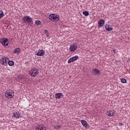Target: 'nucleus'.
<instances>
[{"label": "nucleus", "mask_w": 130, "mask_h": 130, "mask_svg": "<svg viewBox=\"0 0 130 130\" xmlns=\"http://www.w3.org/2000/svg\"><path fill=\"white\" fill-rule=\"evenodd\" d=\"M108 116H113L115 114V111L113 110L108 111L106 113Z\"/></svg>", "instance_id": "nucleus-13"}, {"label": "nucleus", "mask_w": 130, "mask_h": 130, "mask_svg": "<svg viewBox=\"0 0 130 130\" xmlns=\"http://www.w3.org/2000/svg\"><path fill=\"white\" fill-rule=\"evenodd\" d=\"M104 24H105V20L103 19H101L99 20L98 22L99 27H103L104 26Z\"/></svg>", "instance_id": "nucleus-10"}, {"label": "nucleus", "mask_w": 130, "mask_h": 130, "mask_svg": "<svg viewBox=\"0 0 130 130\" xmlns=\"http://www.w3.org/2000/svg\"><path fill=\"white\" fill-rule=\"evenodd\" d=\"M49 18L50 21L57 22L59 20V16L56 14H51L49 15Z\"/></svg>", "instance_id": "nucleus-1"}, {"label": "nucleus", "mask_w": 130, "mask_h": 130, "mask_svg": "<svg viewBox=\"0 0 130 130\" xmlns=\"http://www.w3.org/2000/svg\"><path fill=\"white\" fill-rule=\"evenodd\" d=\"M83 14L84 16H88L89 15V12H88V11H83Z\"/></svg>", "instance_id": "nucleus-24"}, {"label": "nucleus", "mask_w": 130, "mask_h": 130, "mask_svg": "<svg viewBox=\"0 0 130 130\" xmlns=\"http://www.w3.org/2000/svg\"><path fill=\"white\" fill-rule=\"evenodd\" d=\"M105 28L107 31H112V30H113V28L112 27H110L108 24L106 25Z\"/></svg>", "instance_id": "nucleus-17"}, {"label": "nucleus", "mask_w": 130, "mask_h": 130, "mask_svg": "<svg viewBox=\"0 0 130 130\" xmlns=\"http://www.w3.org/2000/svg\"><path fill=\"white\" fill-rule=\"evenodd\" d=\"M121 83H122L123 84H125V83H126V79H124V78H122L121 79Z\"/></svg>", "instance_id": "nucleus-23"}, {"label": "nucleus", "mask_w": 130, "mask_h": 130, "mask_svg": "<svg viewBox=\"0 0 130 130\" xmlns=\"http://www.w3.org/2000/svg\"><path fill=\"white\" fill-rule=\"evenodd\" d=\"M119 125H122V122H120L119 123Z\"/></svg>", "instance_id": "nucleus-28"}, {"label": "nucleus", "mask_w": 130, "mask_h": 130, "mask_svg": "<svg viewBox=\"0 0 130 130\" xmlns=\"http://www.w3.org/2000/svg\"><path fill=\"white\" fill-rule=\"evenodd\" d=\"M128 60H129V61H130V58H128Z\"/></svg>", "instance_id": "nucleus-29"}, {"label": "nucleus", "mask_w": 130, "mask_h": 130, "mask_svg": "<svg viewBox=\"0 0 130 130\" xmlns=\"http://www.w3.org/2000/svg\"><path fill=\"white\" fill-rule=\"evenodd\" d=\"M79 58V56H75L74 57H72L68 61V63H71V62H74V61H76L77 59Z\"/></svg>", "instance_id": "nucleus-9"}, {"label": "nucleus", "mask_w": 130, "mask_h": 130, "mask_svg": "<svg viewBox=\"0 0 130 130\" xmlns=\"http://www.w3.org/2000/svg\"><path fill=\"white\" fill-rule=\"evenodd\" d=\"M5 96L7 98L11 99L15 96V93L13 90H7L5 92Z\"/></svg>", "instance_id": "nucleus-3"}, {"label": "nucleus", "mask_w": 130, "mask_h": 130, "mask_svg": "<svg viewBox=\"0 0 130 130\" xmlns=\"http://www.w3.org/2000/svg\"><path fill=\"white\" fill-rule=\"evenodd\" d=\"M20 49L19 48H16L14 50V53H19L20 52Z\"/></svg>", "instance_id": "nucleus-19"}, {"label": "nucleus", "mask_w": 130, "mask_h": 130, "mask_svg": "<svg viewBox=\"0 0 130 130\" xmlns=\"http://www.w3.org/2000/svg\"><path fill=\"white\" fill-rule=\"evenodd\" d=\"M8 62H9V58L7 57L1 58L0 59V63L2 64V66H7Z\"/></svg>", "instance_id": "nucleus-4"}, {"label": "nucleus", "mask_w": 130, "mask_h": 130, "mask_svg": "<svg viewBox=\"0 0 130 130\" xmlns=\"http://www.w3.org/2000/svg\"><path fill=\"white\" fill-rule=\"evenodd\" d=\"M22 20L24 23H31L32 18L29 16H25L22 18Z\"/></svg>", "instance_id": "nucleus-6"}, {"label": "nucleus", "mask_w": 130, "mask_h": 130, "mask_svg": "<svg viewBox=\"0 0 130 130\" xmlns=\"http://www.w3.org/2000/svg\"><path fill=\"white\" fill-rule=\"evenodd\" d=\"M113 52H114V53H115V51H116V50L113 49Z\"/></svg>", "instance_id": "nucleus-27"}, {"label": "nucleus", "mask_w": 130, "mask_h": 130, "mask_svg": "<svg viewBox=\"0 0 130 130\" xmlns=\"http://www.w3.org/2000/svg\"><path fill=\"white\" fill-rule=\"evenodd\" d=\"M18 80L19 81V82L22 83V82H23L22 81V80H24V77H23V76H18Z\"/></svg>", "instance_id": "nucleus-20"}, {"label": "nucleus", "mask_w": 130, "mask_h": 130, "mask_svg": "<svg viewBox=\"0 0 130 130\" xmlns=\"http://www.w3.org/2000/svg\"><path fill=\"white\" fill-rule=\"evenodd\" d=\"M78 49V45L77 44H72L70 45L69 50L71 52H75Z\"/></svg>", "instance_id": "nucleus-5"}, {"label": "nucleus", "mask_w": 130, "mask_h": 130, "mask_svg": "<svg viewBox=\"0 0 130 130\" xmlns=\"http://www.w3.org/2000/svg\"><path fill=\"white\" fill-rule=\"evenodd\" d=\"M0 42L3 46H8L9 45V41L7 38H3L0 40Z\"/></svg>", "instance_id": "nucleus-7"}, {"label": "nucleus", "mask_w": 130, "mask_h": 130, "mask_svg": "<svg viewBox=\"0 0 130 130\" xmlns=\"http://www.w3.org/2000/svg\"><path fill=\"white\" fill-rule=\"evenodd\" d=\"M92 73L93 74H94L95 75H100V70L97 69H93L92 70Z\"/></svg>", "instance_id": "nucleus-15"}, {"label": "nucleus", "mask_w": 130, "mask_h": 130, "mask_svg": "<svg viewBox=\"0 0 130 130\" xmlns=\"http://www.w3.org/2000/svg\"><path fill=\"white\" fill-rule=\"evenodd\" d=\"M13 117L14 118H20L21 114L19 112H14L13 114Z\"/></svg>", "instance_id": "nucleus-12"}, {"label": "nucleus", "mask_w": 130, "mask_h": 130, "mask_svg": "<svg viewBox=\"0 0 130 130\" xmlns=\"http://www.w3.org/2000/svg\"><path fill=\"white\" fill-rule=\"evenodd\" d=\"M25 63H27V62H25Z\"/></svg>", "instance_id": "nucleus-30"}, {"label": "nucleus", "mask_w": 130, "mask_h": 130, "mask_svg": "<svg viewBox=\"0 0 130 130\" xmlns=\"http://www.w3.org/2000/svg\"><path fill=\"white\" fill-rule=\"evenodd\" d=\"M63 97V95L61 93H58L55 94L56 99H60Z\"/></svg>", "instance_id": "nucleus-14"}, {"label": "nucleus", "mask_w": 130, "mask_h": 130, "mask_svg": "<svg viewBox=\"0 0 130 130\" xmlns=\"http://www.w3.org/2000/svg\"><path fill=\"white\" fill-rule=\"evenodd\" d=\"M25 63H27V62H25Z\"/></svg>", "instance_id": "nucleus-31"}, {"label": "nucleus", "mask_w": 130, "mask_h": 130, "mask_svg": "<svg viewBox=\"0 0 130 130\" xmlns=\"http://www.w3.org/2000/svg\"><path fill=\"white\" fill-rule=\"evenodd\" d=\"M4 16H5V14H4V12H3V11L0 10V19L3 18Z\"/></svg>", "instance_id": "nucleus-21"}, {"label": "nucleus", "mask_w": 130, "mask_h": 130, "mask_svg": "<svg viewBox=\"0 0 130 130\" xmlns=\"http://www.w3.org/2000/svg\"><path fill=\"white\" fill-rule=\"evenodd\" d=\"M45 54V51L44 50L39 49L36 52V55L37 56H43Z\"/></svg>", "instance_id": "nucleus-8"}, {"label": "nucleus", "mask_w": 130, "mask_h": 130, "mask_svg": "<svg viewBox=\"0 0 130 130\" xmlns=\"http://www.w3.org/2000/svg\"><path fill=\"white\" fill-rule=\"evenodd\" d=\"M39 74V71L38 69L36 68H34L29 71V75L31 77H36Z\"/></svg>", "instance_id": "nucleus-2"}, {"label": "nucleus", "mask_w": 130, "mask_h": 130, "mask_svg": "<svg viewBox=\"0 0 130 130\" xmlns=\"http://www.w3.org/2000/svg\"><path fill=\"white\" fill-rule=\"evenodd\" d=\"M44 32H45V33L46 36H47V37H48L49 36V33L48 32V31H47V30H46V29L45 30H44Z\"/></svg>", "instance_id": "nucleus-25"}, {"label": "nucleus", "mask_w": 130, "mask_h": 130, "mask_svg": "<svg viewBox=\"0 0 130 130\" xmlns=\"http://www.w3.org/2000/svg\"><path fill=\"white\" fill-rule=\"evenodd\" d=\"M81 123L85 127H87V126H88V123L85 120H81Z\"/></svg>", "instance_id": "nucleus-16"}, {"label": "nucleus", "mask_w": 130, "mask_h": 130, "mask_svg": "<svg viewBox=\"0 0 130 130\" xmlns=\"http://www.w3.org/2000/svg\"><path fill=\"white\" fill-rule=\"evenodd\" d=\"M35 24L37 25V26H39V25H41V21L37 20L35 21Z\"/></svg>", "instance_id": "nucleus-22"}, {"label": "nucleus", "mask_w": 130, "mask_h": 130, "mask_svg": "<svg viewBox=\"0 0 130 130\" xmlns=\"http://www.w3.org/2000/svg\"><path fill=\"white\" fill-rule=\"evenodd\" d=\"M8 63L10 67H13V66L15 64V63L13 61H8Z\"/></svg>", "instance_id": "nucleus-18"}, {"label": "nucleus", "mask_w": 130, "mask_h": 130, "mask_svg": "<svg viewBox=\"0 0 130 130\" xmlns=\"http://www.w3.org/2000/svg\"><path fill=\"white\" fill-rule=\"evenodd\" d=\"M60 126L59 125H55L54 126V128H56V129H59V128H60Z\"/></svg>", "instance_id": "nucleus-26"}, {"label": "nucleus", "mask_w": 130, "mask_h": 130, "mask_svg": "<svg viewBox=\"0 0 130 130\" xmlns=\"http://www.w3.org/2000/svg\"><path fill=\"white\" fill-rule=\"evenodd\" d=\"M36 130H46V127L43 125H38L36 127Z\"/></svg>", "instance_id": "nucleus-11"}]
</instances>
